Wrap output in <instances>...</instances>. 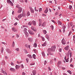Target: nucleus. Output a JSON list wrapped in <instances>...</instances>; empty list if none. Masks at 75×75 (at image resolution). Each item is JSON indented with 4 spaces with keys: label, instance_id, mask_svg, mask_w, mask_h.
<instances>
[{
    "label": "nucleus",
    "instance_id": "49530a36",
    "mask_svg": "<svg viewBox=\"0 0 75 75\" xmlns=\"http://www.w3.org/2000/svg\"><path fill=\"white\" fill-rule=\"evenodd\" d=\"M16 7L17 8H20V6L18 5H16Z\"/></svg>",
    "mask_w": 75,
    "mask_h": 75
},
{
    "label": "nucleus",
    "instance_id": "c9c22d12",
    "mask_svg": "<svg viewBox=\"0 0 75 75\" xmlns=\"http://www.w3.org/2000/svg\"><path fill=\"white\" fill-rule=\"evenodd\" d=\"M50 28H51V29L52 30H53L54 29V26L53 25H51L50 26Z\"/></svg>",
    "mask_w": 75,
    "mask_h": 75
},
{
    "label": "nucleus",
    "instance_id": "58836bf2",
    "mask_svg": "<svg viewBox=\"0 0 75 75\" xmlns=\"http://www.w3.org/2000/svg\"><path fill=\"white\" fill-rule=\"evenodd\" d=\"M66 26L65 25H64L62 27V28L63 29H65L66 28Z\"/></svg>",
    "mask_w": 75,
    "mask_h": 75
},
{
    "label": "nucleus",
    "instance_id": "69168bd1",
    "mask_svg": "<svg viewBox=\"0 0 75 75\" xmlns=\"http://www.w3.org/2000/svg\"><path fill=\"white\" fill-rule=\"evenodd\" d=\"M58 14V12H56V13H55V15H57Z\"/></svg>",
    "mask_w": 75,
    "mask_h": 75
},
{
    "label": "nucleus",
    "instance_id": "4c0bfd02",
    "mask_svg": "<svg viewBox=\"0 0 75 75\" xmlns=\"http://www.w3.org/2000/svg\"><path fill=\"white\" fill-rule=\"evenodd\" d=\"M46 45V43H45L42 45V46H45Z\"/></svg>",
    "mask_w": 75,
    "mask_h": 75
},
{
    "label": "nucleus",
    "instance_id": "680f3d73",
    "mask_svg": "<svg viewBox=\"0 0 75 75\" xmlns=\"http://www.w3.org/2000/svg\"><path fill=\"white\" fill-rule=\"evenodd\" d=\"M65 31V29H63V33H64Z\"/></svg>",
    "mask_w": 75,
    "mask_h": 75
},
{
    "label": "nucleus",
    "instance_id": "8fccbe9b",
    "mask_svg": "<svg viewBox=\"0 0 75 75\" xmlns=\"http://www.w3.org/2000/svg\"><path fill=\"white\" fill-rule=\"evenodd\" d=\"M42 11V8H40L39 9V12H40L41 11Z\"/></svg>",
    "mask_w": 75,
    "mask_h": 75
},
{
    "label": "nucleus",
    "instance_id": "5fc2aeb1",
    "mask_svg": "<svg viewBox=\"0 0 75 75\" xmlns=\"http://www.w3.org/2000/svg\"><path fill=\"white\" fill-rule=\"evenodd\" d=\"M71 34V32H69V34H68V36H70V35Z\"/></svg>",
    "mask_w": 75,
    "mask_h": 75
},
{
    "label": "nucleus",
    "instance_id": "774afa93",
    "mask_svg": "<svg viewBox=\"0 0 75 75\" xmlns=\"http://www.w3.org/2000/svg\"><path fill=\"white\" fill-rule=\"evenodd\" d=\"M59 52H62V49H59Z\"/></svg>",
    "mask_w": 75,
    "mask_h": 75
},
{
    "label": "nucleus",
    "instance_id": "a19ab883",
    "mask_svg": "<svg viewBox=\"0 0 75 75\" xmlns=\"http://www.w3.org/2000/svg\"><path fill=\"white\" fill-rule=\"evenodd\" d=\"M69 58H68L67 59L65 60L66 62H68L69 61Z\"/></svg>",
    "mask_w": 75,
    "mask_h": 75
},
{
    "label": "nucleus",
    "instance_id": "de8ad7c7",
    "mask_svg": "<svg viewBox=\"0 0 75 75\" xmlns=\"http://www.w3.org/2000/svg\"><path fill=\"white\" fill-rule=\"evenodd\" d=\"M47 62L45 60L44 62V65H46V64H47Z\"/></svg>",
    "mask_w": 75,
    "mask_h": 75
},
{
    "label": "nucleus",
    "instance_id": "79ce46f5",
    "mask_svg": "<svg viewBox=\"0 0 75 75\" xmlns=\"http://www.w3.org/2000/svg\"><path fill=\"white\" fill-rule=\"evenodd\" d=\"M26 61H27V62H29V59H28V58H26Z\"/></svg>",
    "mask_w": 75,
    "mask_h": 75
},
{
    "label": "nucleus",
    "instance_id": "603ef678",
    "mask_svg": "<svg viewBox=\"0 0 75 75\" xmlns=\"http://www.w3.org/2000/svg\"><path fill=\"white\" fill-rule=\"evenodd\" d=\"M15 18L17 20H18V21H19V19H18V18L17 17H15Z\"/></svg>",
    "mask_w": 75,
    "mask_h": 75
},
{
    "label": "nucleus",
    "instance_id": "a18cd8bd",
    "mask_svg": "<svg viewBox=\"0 0 75 75\" xmlns=\"http://www.w3.org/2000/svg\"><path fill=\"white\" fill-rule=\"evenodd\" d=\"M11 65H12V66H13L14 65V64L12 62H11Z\"/></svg>",
    "mask_w": 75,
    "mask_h": 75
},
{
    "label": "nucleus",
    "instance_id": "6e6552de",
    "mask_svg": "<svg viewBox=\"0 0 75 75\" xmlns=\"http://www.w3.org/2000/svg\"><path fill=\"white\" fill-rule=\"evenodd\" d=\"M31 28L32 30H33L35 32L37 31V30H36V28L34 27H33V26L31 27Z\"/></svg>",
    "mask_w": 75,
    "mask_h": 75
},
{
    "label": "nucleus",
    "instance_id": "72a5a7b5",
    "mask_svg": "<svg viewBox=\"0 0 75 75\" xmlns=\"http://www.w3.org/2000/svg\"><path fill=\"white\" fill-rule=\"evenodd\" d=\"M33 46H34V47H36L37 46V43H35L34 44Z\"/></svg>",
    "mask_w": 75,
    "mask_h": 75
},
{
    "label": "nucleus",
    "instance_id": "423d86ee",
    "mask_svg": "<svg viewBox=\"0 0 75 75\" xmlns=\"http://www.w3.org/2000/svg\"><path fill=\"white\" fill-rule=\"evenodd\" d=\"M28 40L30 42H32L33 41V38H28Z\"/></svg>",
    "mask_w": 75,
    "mask_h": 75
},
{
    "label": "nucleus",
    "instance_id": "20e7f679",
    "mask_svg": "<svg viewBox=\"0 0 75 75\" xmlns=\"http://www.w3.org/2000/svg\"><path fill=\"white\" fill-rule=\"evenodd\" d=\"M62 43L63 45H65L66 44L65 40L63 38L62 40Z\"/></svg>",
    "mask_w": 75,
    "mask_h": 75
},
{
    "label": "nucleus",
    "instance_id": "7c9ffc66",
    "mask_svg": "<svg viewBox=\"0 0 75 75\" xmlns=\"http://www.w3.org/2000/svg\"><path fill=\"white\" fill-rule=\"evenodd\" d=\"M67 72L69 73L70 74H72L70 70H68L67 71Z\"/></svg>",
    "mask_w": 75,
    "mask_h": 75
},
{
    "label": "nucleus",
    "instance_id": "052dcab7",
    "mask_svg": "<svg viewBox=\"0 0 75 75\" xmlns=\"http://www.w3.org/2000/svg\"><path fill=\"white\" fill-rule=\"evenodd\" d=\"M48 69H49V70L50 71H51V69H50V67H48Z\"/></svg>",
    "mask_w": 75,
    "mask_h": 75
},
{
    "label": "nucleus",
    "instance_id": "c03bdc74",
    "mask_svg": "<svg viewBox=\"0 0 75 75\" xmlns=\"http://www.w3.org/2000/svg\"><path fill=\"white\" fill-rule=\"evenodd\" d=\"M17 51H18L19 50V49L18 48H17L15 49Z\"/></svg>",
    "mask_w": 75,
    "mask_h": 75
},
{
    "label": "nucleus",
    "instance_id": "9d476101",
    "mask_svg": "<svg viewBox=\"0 0 75 75\" xmlns=\"http://www.w3.org/2000/svg\"><path fill=\"white\" fill-rule=\"evenodd\" d=\"M24 33L25 34V35L26 37H28L29 36V34L27 32H26L25 33Z\"/></svg>",
    "mask_w": 75,
    "mask_h": 75
},
{
    "label": "nucleus",
    "instance_id": "c756f323",
    "mask_svg": "<svg viewBox=\"0 0 75 75\" xmlns=\"http://www.w3.org/2000/svg\"><path fill=\"white\" fill-rule=\"evenodd\" d=\"M43 32L44 34L45 35L46 34V33H47L46 31L45 30H43Z\"/></svg>",
    "mask_w": 75,
    "mask_h": 75
},
{
    "label": "nucleus",
    "instance_id": "09e8293b",
    "mask_svg": "<svg viewBox=\"0 0 75 75\" xmlns=\"http://www.w3.org/2000/svg\"><path fill=\"white\" fill-rule=\"evenodd\" d=\"M72 60H73L72 58H71L70 59V62L71 63V62H72Z\"/></svg>",
    "mask_w": 75,
    "mask_h": 75
},
{
    "label": "nucleus",
    "instance_id": "ea45409f",
    "mask_svg": "<svg viewBox=\"0 0 75 75\" xmlns=\"http://www.w3.org/2000/svg\"><path fill=\"white\" fill-rule=\"evenodd\" d=\"M22 16H23V17H26V14H25V13L23 14L22 15Z\"/></svg>",
    "mask_w": 75,
    "mask_h": 75
},
{
    "label": "nucleus",
    "instance_id": "f8f14e48",
    "mask_svg": "<svg viewBox=\"0 0 75 75\" xmlns=\"http://www.w3.org/2000/svg\"><path fill=\"white\" fill-rule=\"evenodd\" d=\"M1 65H3V66H4L5 64V62L4 61H3L1 64Z\"/></svg>",
    "mask_w": 75,
    "mask_h": 75
},
{
    "label": "nucleus",
    "instance_id": "37998d69",
    "mask_svg": "<svg viewBox=\"0 0 75 75\" xmlns=\"http://www.w3.org/2000/svg\"><path fill=\"white\" fill-rule=\"evenodd\" d=\"M20 2L22 3H24V1H23V0H20Z\"/></svg>",
    "mask_w": 75,
    "mask_h": 75
},
{
    "label": "nucleus",
    "instance_id": "4be33fe9",
    "mask_svg": "<svg viewBox=\"0 0 75 75\" xmlns=\"http://www.w3.org/2000/svg\"><path fill=\"white\" fill-rule=\"evenodd\" d=\"M7 51L8 52L10 53H11V52L9 49H7Z\"/></svg>",
    "mask_w": 75,
    "mask_h": 75
},
{
    "label": "nucleus",
    "instance_id": "5701e85b",
    "mask_svg": "<svg viewBox=\"0 0 75 75\" xmlns=\"http://www.w3.org/2000/svg\"><path fill=\"white\" fill-rule=\"evenodd\" d=\"M46 38L48 40L49 39V36L48 35H46Z\"/></svg>",
    "mask_w": 75,
    "mask_h": 75
},
{
    "label": "nucleus",
    "instance_id": "bf43d9fd",
    "mask_svg": "<svg viewBox=\"0 0 75 75\" xmlns=\"http://www.w3.org/2000/svg\"><path fill=\"white\" fill-rule=\"evenodd\" d=\"M16 37L17 38H18L19 37V35L18 34H16Z\"/></svg>",
    "mask_w": 75,
    "mask_h": 75
},
{
    "label": "nucleus",
    "instance_id": "6ab92c4d",
    "mask_svg": "<svg viewBox=\"0 0 75 75\" xmlns=\"http://www.w3.org/2000/svg\"><path fill=\"white\" fill-rule=\"evenodd\" d=\"M33 75H35V74H36V71L35 70H34L33 71Z\"/></svg>",
    "mask_w": 75,
    "mask_h": 75
},
{
    "label": "nucleus",
    "instance_id": "2eb2a0df",
    "mask_svg": "<svg viewBox=\"0 0 75 75\" xmlns=\"http://www.w3.org/2000/svg\"><path fill=\"white\" fill-rule=\"evenodd\" d=\"M57 23H58V25H61L62 24V22L59 21H57Z\"/></svg>",
    "mask_w": 75,
    "mask_h": 75
},
{
    "label": "nucleus",
    "instance_id": "c85d7f7f",
    "mask_svg": "<svg viewBox=\"0 0 75 75\" xmlns=\"http://www.w3.org/2000/svg\"><path fill=\"white\" fill-rule=\"evenodd\" d=\"M14 45H15V42H13V43H12V47H13L14 46Z\"/></svg>",
    "mask_w": 75,
    "mask_h": 75
},
{
    "label": "nucleus",
    "instance_id": "cd10ccee",
    "mask_svg": "<svg viewBox=\"0 0 75 75\" xmlns=\"http://www.w3.org/2000/svg\"><path fill=\"white\" fill-rule=\"evenodd\" d=\"M45 24H46V22H44L42 25V26L43 27L45 26Z\"/></svg>",
    "mask_w": 75,
    "mask_h": 75
},
{
    "label": "nucleus",
    "instance_id": "39448f33",
    "mask_svg": "<svg viewBox=\"0 0 75 75\" xmlns=\"http://www.w3.org/2000/svg\"><path fill=\"white\" fill-rule=\"evenodd\" d=\"M29 8L30 10V11L32 13H34V10L31 7H29Z\"/></svg>",
    "mask_w": 75,
    "mask_h": 75
},
{
    "label": "nucleus",
    "instance_id": "0eeeda50",
    "mask_svg": "<svg viewBox=\"0 0 75 75\" xmlns=\"http://www.w3.org/2000/svg\"><path fill=\"white\" fill-rule=\"evenodd\" d=\"M22 8H18V11L17 12L18 13H20L22 11Z\"/></svg>",
    "mask_w": 75,
    "mask_h": 75
},
{
    "label": "nucleus",
    "instance_id": "6e6d98bb",
    "mask_svg": "<svg viewBox=\"0 0 75 75\" xmlns=\"http://www.w3.org/2000/svg\"><path fill=\"white\" fill-rule=\"evenodd\" d=\"M39 21L40 22V23H42V20L41 19H39Z\"/></svg>",
    "mask_w": 75,
    "mask_h": 75
},
{
    "label": "nucleus",
    "instance_id": "0e129e2a",
    "mask_svg": "<svg viewBox=\"0 0 75 75\" xmlns=\"http://www.w3.org/2000/svg\"><path fill=\"white\" fill-rule=\"evenodd\" d=\"M62 69L63 70H64L66 69V68L65 67H62Z\"/></svg>",
    "mask_w": 75,
    "mask_h": 75
},
{
    "label": "nucleus",
    "instance_id": "a878e982",
    "mask_svg": "<svg viewBox=\"0 0 75 75\" xmlns=\"http://www.w3.org/2000/svg\"><path fill=\"white\" fill-rule=\"evenodd\" d=\"M32 22H29L28 24V25L30 26L32 24Z\"/></svg>",
    "mask_w": 75,
    "mask_h": 75
},
{
    "label": "nucleus",
    "instance_id": "393cba45",
    "mask_svg": "<svg viewBox=\"0 0 75 75\" xmlns=\"http://www.w3.org/2000/svg\"><path fill=\"white\" fill-rule=\"evenodd\" d=\"M71 52V51L70 50H69L68 52V53H67V55L68 57L70 55V53Z\"/></svg>",
    "mask_w": 75,
    "mask_h": 75
},
{
    "label": "nucleus",
    "instance_id": "f03ea898",
    "mask_svg": "<svg viewBox=\"0 0 75 75\" xmlns=\"http://www.w3.org/2000/svg\"><path fill=\"white\" fill-rule=\"evenodd\" d=\"M28 32L29 34L31 35H34V33L33 31L31 30H29Z\"/></svg>",
    "mask_w": 75,
    "mask_h": 75
},
{
    "label": "nucleus",
    "instance_id": "2f4dec72",
    "mask_svg": "<svg viewBox=\"0 0 75 75\" xmlns=\"http://www.w3.org/2000/svg\"><path fill=\"white\" fill-rule=\"evenodd\" d=\"M57 64H58L59 65H60L62 64V62L61 61H59V62H58V63H57Z\"/></svg>",
    "mask_w": 75,
    "mask_h": 75
},
{
    "label": "nucleus",
    "instance_id": "1a4fd4ad",
    "mask_svg": "<svg viewBox=\"0 0 75 75\" xmlns=\"http://www.w3.org/2000/svg\"><path fill=\"white\" fill-rule=\"evenodd\" d=\"M12 31H13L14 32H17V29L13 28H12Z\"/></svg>",
    "mask_w": 75,
    "mask_h": 75
},
{
    "label": "nucleus",
    "instance_id": "7ed1b4c3",
    "mask_svg": "<svg viewBox=\"0 0 75 75\" xmlns=\"http://www.w3.org/2000/svg\"><path fill=\"white\" fill-rule=\"evenodd\" d=\"M7 2L8 3H9L12 6H13V3L10 1V0H7Z\"/></svg>",
    "mask_w": 75,
    "mask_h": 75
},
{
    "label": "nucleus",
    "instance_id": "bb28decb",
    "mask_svg": "<svg viewBox=\"0 0 75 75\" xmlns=\"http://www.w3.org/2000/svg\"><path fill=\"white\" fill-rule=\"evenodd\" d=\"M15 67L16 69H18L20 67V66H16Z\"/></svg>",
    "mask_w": 75,
    "mask_h": 75
},
{
    "label": "nucleus",
    "instance_id": "f704fd0d",
    "mask_svg": "<svg viewBox=\"0 0 75 75\" xmlns=\"http://www.w3.org/2000/svg\"><path fill=\"white\" fill-rule=\"evenodd\" d=\"M33 57L34 59H35V55L33 54Z\"/></svg>",
    "mask_w": 75,
    "mask_h": 75
},
{
    "label": "nucleus",
    "instance_id": "412c9836",
    "mask_svg": "<svg viewBox=\"0 0 75 75\" xmlns=\"http://www.w3.org/2000/svg\"><path fill=\"white\" fill-rule=\"evenodd\" d=\"M48 8H47L46 10L44 12L45 13H47L48 11Z\"/></svg>",
    "mask_w": 75,
    "mask_h": 75
},
{
    "label": "nucleus",
    "instance_id": "864d4df0",
    "mask_svg": "<svg viewBox=\"0 0 75 75\" xmlns=\"http://www.w3.org/2000/svg\"><path fill=\"white\" fill-rule=\"evenodd\" d=\"M22 75H25V73H24V72H23L22 73Z\"/></svg>",
    "mask_w": 75,
    "mask_h": 75
},
{
    "label": "nucleus",
    "instance_id": "4d7b16f0",
    "mask_svg": "<svg viewBox=\"0 0 75 75\" xmlns=\"http://www.w3.org/2000/svg\"><path fill=\"white\" fill-rule=\"evenodd\" d=\"M72 8V6H69V9H71Z\"/></svg>",
    "mask_w": 75,
    "mask_h": 75
},
{
    "label": "nucleus",
    "instance_id": "a211bd4d",
    "mask_svg": "<svg viewBox=\"0 0 75 75\" xmlns=\"http://www.w3.org/2000/svg\"><path fill=\"white\" fill-rule=\"evenodd\" d=\"M27 30V29L26 28H24V30H23V32L25 33L27 32L26 31Z\"/></svg>",
    "mask_w": 75,
    "mask_h": 75
},
{
    "label": "nucleus",
    "instance_id": "f3484780",
    "mask_svg": "<svg viewBox=\"0 0 75 75\" xmlns=\"http://www.w3.org/2000/svg\"><path fill=\"white\" fill-rule=\"evenodd\" d=\"M1 72L4 73V74H6L7 75V73L5 71H4L3 70H1Z\"/></svg>",
    "mask_w": 75,
    "mask_h": 75
},
{
    "label": "nucleus",
    "instance_id": "13d9d810",
    "mask_svg": "<svg viewBox=\"0 0 75 75\" xmlns=\"http://www.w3.org/2000/svg\"><path fill=\"white\" fill-rule=\"evenodd\" d=\"M72 56V53H70V57H71Z\"/></svg>",
    "mask_w": 75,
    "mask_h": 75
},
{
    "label": "nucleus",
    "instance_id": "338daca9",
    "mask_svg": "<svg viewBox=\"0 0 75 75\" xmlns=\"http://www.w3.org/2000/svg\"><path fill=\"white\" fill-rule=\"evenodd\" d=\"M41 23H39V26H40L41 25Z\"/></svg>",
    "mask_w": 75,
    "mask_h": 75
},
{
    "label": "nucleus",
    "instance_id": "3c124183",
    "mask_svg": "<svg viewBox=\"0 0 75 75\" xmlns=\"http://www.w3.org/2000/svg\"><path fill=\"white\" fill-rule=\"evenodd\" d=\"M18 23L17 22H16L14 24V25L16 26L17 25Z\"/></svg>",
    "mask_w": 75,
    "mask_h": 75
},
{
    "label": "nucleus",
    "instance_id": "4468645a",
    "mask_svg": "<svg viewBox=\"0 0 75 75\" xmlns=\"http://www.w3.org/2000/svg\"><path fill=\"white\" fill-rule=\"evenodd\" d=\"M32 23L34 25H36V21H33L32 22Z\"/></svg>",
    "mask_w": 75,
    "mask_h": 75
},
{
    "label": "nucleus",
    "instance_id": "ddd939ff",
    "mask_svg": "<svg viewBox=\"0 0 75 75\" xmlns=\"http://www.w3.org/2000/svg\"><path fill=\"white\" fill-rule=\"evenodd\" d=\"M22 16H23V15L22 14H21L19 15L18 16V17L20 19L21 18Z\"/></svg>",
    "mask_w": 75,
    "mask_h": 75
},
{
    "label": "nucleus",
    "instance_id": "dca6fc26",
    "mask_svg": "<svg viewBox=\"0 0 75 75\" xmlns=\"http://www.w3.org/2000/svg\"><path fill=\"white\" fill-rule=\"evenodd\" d=\"M10 70L12 71H16L15 69L14 68H10Z\"/></svg>",
    "mask_w": 75,
    "mask_h": 75
},
{
    "label": "nucleus",
    "instance_id": "e2e57ef3",
    "mask_svg": "<svg viewBox=\"0 0 75 75\" xmlns=\"http://www.w3.org/2000/svg\"><path fill=\"white\" fill-rule=\"evenodd\" d=\"M42 40L43 41H44L45 40V39L43 37H42Z\"/></svg>",
    "mask_w": 75,
    "mask_h": 75
},
{
    "label": "nucleus",
    "instance_id": "e433bc0d",
    "mask_svg": "<svg viewBox=\"0 0 75 75\" xmlns=\"http://www.w3.org/2000/svg\"><path fill=\"white\" fill-rule=\"evenodd\" d=\"M3 51H4V48L3 47H2V48H1V53H2L3 52Z\"/></svg>",
    "mask_w": 75,
    "mask_h": 75
},
{
    "label": "nucleus",
    "instance_id": "473e14b6",
    "mask_svg": "<svg viewBox=\"0 0 75 75\" xmlns=\"http://www.w3.org/2000/svg\"><path fill=\"white\" fill-rule=\"evenodd\" d=\"M42 54L43 57H45V54L44 52H42Z\"/></svg>",
    "mask_w": 75,
    "mask_h": 75
},
{
    "label": "nucleus",
    "instance_id": "aec40b11",
    "mask_svg": "<svg viewBox=\"0 0 75 75\" xmlns=\"http://www.w3.org/2000/svg\"><path fill=\"white\" fill-rule=\"evenodd\" d=\"M30 15V12L29 11H28L27 13V15L26 16H29Z\"/></svg>",
    "mask_w": 75,
    "mask_h": 75
},
{
    "label": "nucleus",
    "instance_id": "b1692460",
    "mask_svg": "<svg viewBox=\"0 0 75 75\" xmlns=\"http://www.w3.org/2000/svg\"><path fill=\"white\" fill-rule=\"evenodd\" d=\"M27 56L29 58H30L31 59L32 58V56L30 54H28L27 55Z\"/></svg>",
    "mask_w": 75,
    "mask_h": 75
},
{
    "label": "nucleus",
    "instance_id": "f257e3e1",
    "mask_svg": "<svg viewBox=\"0 0 75 75\" xmlns=\"http://www.w3.org/2000/svg\"><path fill=\"white\" fill-rule=\"evenodd\" d=\"M56 47L55 46H53L51 48H49L48 49L47 51L49 53L51 52H54L55 51Z\"/></svg>",
    "mask_w": 75,
    "mask_h": 75
},
{
    "label": "nucleus",
    "instance_id": "9b49d317",
    "mask_svg": "<svg viewBox=\"0 0 75 75\" xmlns=\"http://www.w3.org/2000/svg\"><path fill=\"white\" fill-rule=\"evenodd\" d=\"M69 49V46H67L64 49L66 50H68Z\"/></svg>",
    "mask_w": 75,
    "mask_h": 75
}]
</instances>
